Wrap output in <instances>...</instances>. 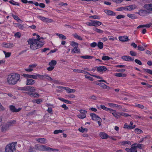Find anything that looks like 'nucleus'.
<instances>
[{"mask_svg": "<svg viewBox=\"0 0 152 152\" xmlns=\"http://www.w3.org/2000/svg\"><path fill=\"white\" fill-rule=\"evenodd\" d=\"M37 36L36 39L34 38H30L28 40L30 48L33 50H35L42 47L44 44L43 42L40 41V36L39 35H37Z\"/></svg>", "mask_w": 152, "mask_h": 152, "instance_id": "obj_1", "label": "nucleus"}, {"mask_svg": "<svg viewBox=\"0 0 152 152\" xmlns=\"http://www.w3.org/2000/svg\"><path fill=\"white\" fill-rule=\"evenodd\" d=\"M20 78V75L15 73H12L7 76V81L10 85H13L17 83Z\"/></svg>", "mask_w": 152, "mask_h": 152, "instance_id": "obj_2", "label": "nucleus"}, {"mask_svg": "<svg viewBox=\"0 0 152 152\" xmlns=\"http://www.w3.org/2000/svg\"><path fill=\"white\" fill-rule=\"evenodd\" d=\"M16 144V142H14L7 145L5 148V151L6 152H13L15 149V146Z\"/></svg>", "mask_w": 152, "mask_h": 152, "instance_id": "obj_3", "label": "nucleus"}, {"mask_svg": "<svg viewBox=\"0 0 152 152\" xmlns=\"http://www.w3.org/2000/svg\"><path fill=\"white\" fill-rule=\"evenodd\" d=\"M37 65L36 64H33L30 65L28 68L25 69V70L28 72H31L34 69L35 67Z\"/></svg>", "mask_w": 152, "mask_h": 152, "instance_id": "obj_4", "label": "nucleus"}, {"mask_svg": "<svg viewBox=\"0 0 152 152\" xmlns=\"http://www.w3.org/2000/svg\"><path fill=\"white\" fill-rule=\"evenodd\" d=\"M37 18L41 20L42 21L45 22L51 23L53 21L51 19H49L41 16H38Z\"/></svg>", "mask_w": 152, "mask_h": 152, "instance_id": "obj_5", "label": "nucleus"}, {"mask_svg": "<svg viewBox=\"0 0 152 152\" xmlns=\"http://www.w3.org/2000/svg\"><path fill=\"white\" fill-rule=\"evenodd\" d=\"M90 116L91 117L92 119L96 121L99 120L101 119V118L98 116L94 113H91L90 114Z\"/></svg>", "mask_w": 152, "mask_h": 152, "instance_id": "obj_6", "label": "nucleus"}, {"mask_svg": "<svg viewBox=\"0 0 152 152\" xmlns=\"http://www.w3.org/2000/svg\"><path fill=\"white\" fill-rule=\"evenodd\" d=\"M107 69L106 67L104 66H101L97 67V70L99 72L105 71Z\"/></svg>", "mask_w": 152, "mask_h": 152, "instance_id": "obj_7", "label": "nucleus"}, {"mask_svg": "<svg viewBox=\"0 0 152 152\" xmlns=\"http://www.w3.org/2000/svg\"><path fill=\"white\" fill-rule=\"evenodd\" d=\"M35 83V81L34 80L32 79H29L27 78L26 84V85H33Z\"/></svg>", "mask_w": 152, "mask_h": 152, "instance_id": "obj_8", "label": "nucleus"}, {"mask_svg": "<svg viewBox=\"0 0 152 152\" xmlns=\"http://www.w3.org/2000/svg\"><path fill=\"white\" fill-rule=\"evenodd\" d=\"M125 7V10L130 11L135 9L136 8V6L135 5L133 4Z\"/></svg>", "mask_w": 152, "mask_h": 152, "instance_id": "obj_9", "label": "nucleus"}, {"mask_svg": "<svg viewBox=\"0 0 152 152\" xmlns=\"http://www.w3.org/2000/svg\"><path fill=\"white\" fill-rule=\"evenodd\" d=\"M23 76L25 77L30 78H33L34 79H37L36 75H30L28 74H23Z\"/></svg>", "mask_w": 152, "mask_h": 152, "instance_id": "obj_10", "label": "nucleus"}, {"mask_svg": "<svg viewBox=\"0 0 152 152\" xmlns=\"http://www.w3.org/2000/svg\"><path fill=\"white\" fill-rule=\"evenodd\" d=\"M10 110L13 112H18L21 110V108H19L18 109H16L15 107L12 105H10L9 107Z\"/></svg>", "mask_w": 152, "mask_h": 152, "instance_id": "obj_11", "label": "nucleus"}, {"mask_svg": "<svg viewBox=\"0 0 152 152\" xmlns=\"http://www.w3.org/2000/svg\"><path fill=\"white\" fill-rule=\"evenodd\" d=\"M109 112L110 113H111L115 117V118H119V116L117 113L116 110L111 109Z\"/></svg>", "mask_w": 152, "mask_h": 152, "instance_id": "obj_12", "label": "nucleus"}, {"mask_svg": "<svg viewBox=\"0 0 152 152\" xmlns=\"http://www.w3.org/2000/svg\"><path fill=\"white\" fill-rule=\"evenodd\" d=\"M27 94L31 96L34 97H39V95L37 93L28 92Z\"/></svg>", "mask_w": 152, "mask_h": 152, "instance_id": "obj_13", "label": "nucleus"}, {"mask_svg": "<svg viewBox=\"0 0 152 152\" xmlns=\"http://www.w3.org/2000/svg\"><path fill=\"white\" fill-rule=\"evenodd\" d=\"M104 12L106 14L114 16L115 15V12L109 10H104Z\"/></svg>", "mask_w": 152, "mask_h": 152, "instance_id": "obj_14", "label": "nucleus"}, {"mask_svg": "<svg viewBox=\"0 0 152 152\" xmlns=\"http://www.w3.org/2000/svg\"><path fill=\"white\" fill-rule=\"evenodd\" d=\"M36 140L39 143L42 144H45L47 142V140L44 138H39L36 139Z\"/></svg>", "mask_w": 152, "mask_h": 152, "instance_id": "obj_15", "label": "nucleus"}, {"mask_svg": "<svg viewBox=\"0 0 152 152\" xmlns=\"http://www.w3.org/2000/svg\"><path fill=\"white\" fill-rule=\"evenodd\" d=\"M120 41L122 42L127 41L129 40L128 38L126 36H121L119 38Z\"/></svg>", "mask_w": 152, "mask_h": 152, "instance_id": "obj_16", "label": "nucleus"}, {"mask_svg": "<svg viewBox=\"0 0 152 152\" xmlns=\"http://www.w3.org/2000/svg\"><path fill=\"white\" fill-rule=\"evenodd\" d=\"M64 90L66 91V92L68 93H74L76 91V90L75 89H71L68 87H65Z\"/></svg>", "mask_w": 152, "mask_h": 152, "instance_id": "obj_17", "label": "nucleus"}, {"mask_svg": "<svg viewBox=\"0 0 152 152\" xmlns=\"http://www.w3.org/2000/svg\"><path fill=\"white\" fill-rule=\"evenodd\" d=\"M99 135L102 139H107L109 137L108 135L107 134L102 132L100 133Z\"/></svg>", "mask_w": 152, "mask_h": 152, "instance_id": "obj_18", "label": "nucleus"}, {"mask_svg": "<svg viewBox=\"0 0 152 152\" xmlns=\"http://www.w3.org/2000/svg\"><path fill=\"white\" fill-rule=\"evenodd\" d=\"M122 58L125 61H133L134 59L132 58L129 56H124L122 57Z\"/></svg>", "mask_w": 152, "mask_h": 152, "instance_id": "obj_19", "label": "nucleus"}, {"mask_svg": "<svg viewBox=\"0 0 152 152\" xmlns=\"http://www.w3.org/2000/svg\"><path fill=\"white\" fill-rule=\"evenodd\" d=\"M144 7L148 10L152 11V4H145L144 6Z\"/></svg>", "mask_w": 152, "mask_h": 152, "instance_id": "obj_20", "label": "nucleus"}, {"mask_svg": "<svg viewBox=\"0 0 152 152\" xmlns=\"http://www.w3.org/2000/svg\"><path fill=\"white\" fill-rule=\"evenodd\" d=\"M3 45L4 47L7 48H11L14 46V45L12 43H3Z\"/></svg>", "mask_w": 152, "mask_h": 152, "instance_id": "obj_21", "label": "nucleus"}, {"mask_svg": "<svg viewBox=\"0 0 152 152\" xmlns=\"http://www.w3.org/2000/svg\"><path fill=\"white\" fill-rule=\"evenodd\" d=\"M71 52L73 53H78L80 52V50L78 48V47H74V48L72 49Z\"/></svg>", "mask_w": 152, "mask_h": 152, "instance_id": "obj_22", "label": "nucleus"}, {"mask_svg": "<svg viewBox=\"0 0 152 152\" xmlns=\"http://www.w3.org/2000/svg\"><path fill=\"white\" fill-rule=\"evenodd\" d=\"M93 26L96 27L101 25L102 24V23L101 22L95 20H93Z\"/></svg>", "mask_w": 152, "mask_h": 152, "instance_id": "obj_23", "label": "nucleus"}, {"mask_svg": "<svg viewBox=\"0 0 152 152\" xmlns=\"http://www.w3.org/2000/svg\"><path fill=\"white\" fill-rule=\"evenodd\" d=\"M48 146L45 145H40V151H47Z\"/></svg>", "mask_w": 152, "mask_h": 152, "instance_id": "obj_24", "label": "nucleus"}, {"mask_svg": "<svg viewBox=\"0 0 152 152\" xmlns=\"http://www.w3.org/2000/svg\"><path fill=\"white\" fill-rule=\"evenodd\" d=\"M28 92H34L36 91L35 88L33 86H28Z\"/></svg>", "mask_w": 152, "mask_h": 152, "instance_id": "obj_25", "label": "nucleus"}, {"mask_svg": "<svg viewBox=\"0 0 152 152\" xmlns=\"http://www.w3.org/2000/svg\"><path fill=\"white\" fill-rule=\"evenodd\" d=\"M114 75L117 77H125L126 76V74L122 73H116L114 74Z\"/></svg>", "mask_w": 152, "mask_h": 152, "instance_id": "obj_26", "label": "nucleus"}, {"mask_svg": "<svg viewBox=\"0 0 152 152\" xmlns=\"http://www.w3.org/2000/svg\"><path fill=\"white\" fill-rule=\"evenodd\" d=\"M16 123V121L15 120H13L8 121L7 123L6 124L9 127L10 126L13 125Z\"/></svg>", "mask_w": 152, "mask_h": 152, "instance_id": "obj_27", "label": "nucleus"}, {"mask_svg": "<svg viewBox=\"0 0 152 152\" xmlns=\"http://www.w3.org/2000/svg\"><path fill=\"white\" fill-rule=\"evenodd\" d=\"M8 128L9 127L6 124L3 125L1 127V131L3 132H5L8 129Z\"/></svg>", "mask_w": 152, "mask_h": 152, "instance_id": "obj_28", "label": "nucleus"}, {"mask_svg": "<svg viewBox=\"0 0 152 152\" xmlns=\"http://www.w3.org/2000/svg\"><path fill=\"white\" fill-rule=\"evenodd\" d=\"M137 143H134V144H132L131 145V149L132 152H135V151H137L136 150L137 149V146H136Z\"/></svg>", "mask_w": 152, "mask_h": 152, "instance_id": "obj_29", "label": "nucleus"}, {"mask_svg": "<svg viewBox=\"0 0 152 152\" xmlns=\"http://www.w3.org/2000/svg\"><path fill=\"white\" fill-rule=\"evenodd\" d=\"M56 35L59 36L60 39L65 40L66 38V36L62 34H60L58 33H56Z\"/></svg>", "mask_w": 152, "mask_h": 152, "instance_id": "obj_30", "label": "nucleus"}, {"mask_svg": "<svg viewBox=\"0 0 152 152\" xmlns=\"http://www.w3.org/2000/svg\"><path fill=\"white\" fill-rule=\"evenodd\" d=\"M93 30L99 34H102L103 33V31L101 29H98L94 27L93 28Z\"/></svg>", "mask_w": 152, "mask_h": 152, "instance_id": "obj_31", "label": "nucleus"}, {"mask_svg": "<svg viewBox=\"0 0 152 152\" xmlns=\"http://www.w3.org/2000/svg\"><path fill=\"white\" fill-rule=\"evenodd\" d=\"M45 75L46 74L44 75H41L39 74H36L37 79L38 77L40 80H44L45 78Z\"/></svg>", "mask_w": 152, "mask_h": 152, "instance_id": "obj_32", "label": "nucleus"}, {"mask_svg": "<svg viewBox=\"0 0 152 152\" xmlns=\"http://www.w3.org/2000/svg\"><path fill=\"white\" fill-rule=\"evenodd\" d=\"M80 57L81 58L85 59H90L93 58V56L88 55L82 56Z\"/></svg>", "mask_w": 152, "mask_h": 152, "instance_id": "obj_33", "label": "nucleus"}, {"mask_svg": "<svg viewBox=\"0 0 152 152\" xmlns=\"http://www.w3.org/2000/svg\"><path fill=\"white\" fill-rule=\"evenodd\" d=\"M57 64V62L56 61L54 60H52L48 64L50 66H54L55 65Z\"/></svg>", "mask_w": 152, "mask_h": 152, "instance_id": "obj_34", "label": "nucleus"}, {"mask_svg": "<svg viewBox=\"0 0 152 152\" xmlns=\"http://www.w3.org/2000/svg\"><path fill=\"white\" fill-rule=\"evenodd\" d=\"M127 16L132 19H134L137 18V17L135 16V15L131 14H129L127 15Z\"/></svg>", "mask_w": 152, "mask_h": 152, "instance_id": "obj_35", "label": "nucleus"}, {"mask_svg": "<svg viewBox=\"0 0 152 152\" xmlns=\"http://www.w3.org/2000/svg\"><path fill=\"white\" fill-rule=\"evenodd\" d=\"M97 46L99 49H102L103 48V44L102 42H99L97 44Z\"/></svg>", "mask_w": 152, "mask_h": 152, "instance_id": "obj_36", "label": "nucleus"}, {"mask_svg": "<svg viewBox=\"0 0 152 152\" xmlns=\"http://www.w3.org/2000/svg\"><path fill=\"white\" fill-rule=\"evenodd\" d=\"M77 116L79 118L83 119L86 117V115L85 114L83 113L78 115Z\"/></svg>", "mask_w": 152, "mask_h": 152, "instance_id": "obj_37", "label": "nucleus"}, {"mask_svg": "<svg viewBox=\"0 0 152 152\" xmlns=\"http://www.w3.org/2000/svg\"><path fill=\"white\" fill-rule=\"evenodd\" d=\"M78 130L80 132L82 133H83L85 132H87L88 130L87 128H84L82 127H81L80 128H79Z\"/></svg>", "mask_w": 152, "mask_h": 152, "instance_id": "obj_38", "label": "nucleus"}, {"mask_svg": "<svg viewBox=\"0 0 152 152\" xmlns=\"http://www.w3.org/2000/svg\"><path fill=\"white\" fill-rule=\"evenodd\" d=\"M70 45L74 47H78V44L75 42H72L70 43Z\"/></svg>", "mask_w": 152, "mask_h": 152, "instance_id": "obj_39", "label": "nucleus"}, {"mask_svg": "<svg viewBox=\"0 0 152 152\" xmlns=\"http://www.w3.org/2000/svg\"><path fill=\"white\" fill-rule=\"evenodd\" d=\"M16 27L19 28V29L23 30V26L20 23H17L15 24Z\"/></svg>", "mask_w": 152, "mask_h": 152, "instance_id": "obj_40", "label": "nucleus"}, {"mask_svg": "<svg viewBox=\"0 0 152 152\" xmlns=\"http://www.w3.org/2000/svg\"><path fill=\"white\" fill-rule=\"evenodd\" d=\"M9 2L10 4H11L14 5H17V6L19 5V3L15 2L13 0L9 1Z\"/></svg>", "mask_w": 152, "mask_h": 152, "instance_id": "obj_41", "label": "nucleus"}, {"mask_svg": "<svg viewBox=\"0 0 152 152\" xmlns=\"http://www.w3.org/2000/svg\"><path fill=\"white\" fill-rule=\"evenodd\" d=\"M58 151V150L57 149L52 148L48 146L47 151Z\"/></svg>", "mask_w": 152, "mask_h": 152, "instance_id": "obj_42", "label": "nucleus"}, {"mask_svg": "<svg viewBox=\"0 0 152 152\" xmlns=\"http://www.w3.org/2000/svg\"><path fill=\"white\" fill-rule=\"evenodd\" d=\"M100 86H101L103 87L104 88L106 89H110L109 87L107 86L104 83H102L100 84Z\"/></svg>", "mask_w": 152, "mask_h": 152, "instance_id": "obj_43", "label": "nucleus"}, {"mask_svg": "<svg viewBox=\"0 0 152 152\" xmlns=\"http://www.w3.org/2000/svg\"><path fill=\"white\" fill-rule=\"evenodd\" d=\"M90 22H87L85 23L87 25L89 26H93V20H90Z\"/></svg>", "mask_w": 152, "mask_h": 152, "instance_id": "obj_44", "label": "nucleus"}, {"mask_svg": "<svg viewBox=\"0 0 152 152\" xmlns=\"http://www.w3.org/2000/svg\"><path fill=\"white\" fill-rule=\"evenodd\" d=\"M100 107H101V108H102L103 110H104L107 111H110V110L111 109L110 108H108L105 107L104 105H101Z\"/></svg>", "mask_w": 152, "mask_h": 152, "instance_id": "obj_45", "label": "nucleus"}, {"mask_svg": "<svg viewBox=\"0 0 152 152\" xmlns=\"http://www.w3.org/2000/svg\"><path fill=\"white\" fill-rule=\"evenodd\" d=\"M73 36L75 38H76L80 40H82V39L81 37L76 34H73Z\"/></svg>", "mask_w": 152, "mask_h": 152, "instance_id": "obj_46", "label": "nucleus"}, {"mask_svg": "<svg viewBox=\"0 0 152 152\" xmlns=\"http://www.w3.org/2000/svg\"><path fill=\"white\" fill-rule=\"evenodd\" d=\"M118 113L119 114H120V115L123 116L127 117V116H130V115H129L128 114L123 113V112H120V113Z\"/></svg>", "mask_w": 152, "mask_h": 152, "instance_id": "obj_47", "label": "nucleus"}, {"mask_svg": "<svg viewBox=\"0 0 152 152\" xmlns=\"http://www.w3.org/2000/svg\"><path fill=\"white\" fill-rule=\"evenodd\" d=\"M121 145H124L126 144L129 145H130L131 144V142L130 141H123L121 142Z\"/></svg>", "mask_w": 152, "mask_h": 152, "instance_id": "obj_48", "label": "nucleus"}, {"mask_svg": "<svg viewBox=\"0 0 152 152\" xmlns=\"http://www.w3.org/2000/svg\"><path fill=\"white\" fill-rule=\"evenodd\" d=\"M143 70L145 72L152 75V70L148 69H144Z\"/></svg>", "mask_w": 152, "mask_h": 152, "instance_id": "obj_49", "label": "nucleus"}, {"mask_svg": "<svg viewBox=\"0 0 152 152\" xmlns=\"http://www.w3.org/2000/svg\"><path fill=\"white\" fill-rule=\"evenodd\" d=\"M135 106L136 107L141 108V109H143L145 107L143 105L139 104H136L135 105Z\"/></svg>", "mask_w": 152, "mask_h": 152, "instance_id": "obj_50", "label": "nucleus"}, {"mask_svg": "<svg viewBox=\"0 0 152 152\" xmlns=\"http://www.w3.org/2000/svg\"><path fill=\"white\" fill-rule=\"evenodd\" d=\"M110 59V58L108 56H103L102 58V59L104 61H107L108 60ZM110 59H112L111 58H110Z\"/></svg>", "mask_w": 152, "mask_h": 152, "instance_id": "obj_51", "label": "nucleus"}, {"mask_svg": "<svg viewBox=\"0 0 152 152\" xmlns=\"http://www.w3.org/2000/svg\"><path fill=\"white\" fill-rule=\"evenodd\" d=\"M124 128L128 129H131V126L125 123L124 125Z\"/></svg>", "mask_w": 152, "mask_h": 152, "instance_id": "obj_52", "label": "nucleus"}, {"mask_svg": "<svg viewBox=\"0 0 152 152\" xmlns=\"http://www.w3.org/2000/svg\"><path fill=\"white\" fill-rule=\"evenodd\" d=\"M89 18H90L95 19H99V17L97 15H92L89 16Z\"/></svg>", "mask_w": 152, "mask_h": 152, "instance_id": "obj_53", "label": "nucleus"}, {"mask_svg": "<svg viewBox=\"0 0 152 152\" xmlns=\"http://www.w3.org/2000/svg\"><path fill=\"white\" fill-rule=\"evenodd\" d=\"M146 11L144 10H140L138 13V14L141 16H142L143 14Z\"/></svg>", "mask_w": 152, "mask_h": 152, "instance_id": "obj_54", "label": "nucleus"}, {"mask_svg": "<svg viewBox=\"0 0 152 152\" xmlns=\"http://www.w3.org/2000/svg\"><path fill=\"white\" fill-rule=\"evenodd\" d=\"M12 16L15 19L17 20L18 22H19V21H21L17 16L13 14H12Z\"/></svg>", "mask_w": 152, "mask_h": 152, "instance_id": "obj_55", "label": "nucleus"}, {"mask_svg": "<svg viewBox=\"0 0 152 152\" xmlns=\"http://www.w3.org/2000/svg\"><path fill=\"white\" fill-rule=\"evenodd\" d=\"M63 132V131L62 130L59 129L56 130L54 131V133L55 134H58L59 133H62Z\"/></svg>", "mask_w": 152, "mask_h": 152, "instance_id": "obj_56", "label": "nucleus"}, {"mask_svg": "<svg viewBox=\"0 0 152 152\" xmlns=\"http://www.w3.org/2000/svg\"><path fill=\"white\" fill-rule=\"evenodd\" d=\"M135 132L138 134H140L142 132V131L141 130L138 129H135Z\"/></svg>", "mask_w": 152, "mask_h": 152, "instance_id": "obj_57", "label": "nucleus"}, {"mask_svg": "<svg viewBox=\"0 0 152 152\" xmlns=\"http://www.w3.org/2000/svg\"><path fill=\"white\" fill-rule=\"evenodd\" d=\"M15 36L16 37L20 38L21 36V34L19 32H17L15 34Z\"/></svg>", "mask_w": 152, "mask_h": 152, "instance_id": "obj_58", "label": "nucleus"}, {"mask_svg": "<svg viewBox=\"0 0 152 152\" xmlns=\"http://www.w3.org/2000/svg\"><path fill=\"white\" fill-rule=\"evenodd\" d=\"M97 45V44L95 42H93V43L90 44V46L92 48H95Z\"/></svg>", "mask_w": 152, "mask_h": 152, "instance_id": "obj_59", "label": "nucleus"}, {"mask_svg": "<svg viewBox=\"0 0 152 152\" xmlns=\"http://www.w3.org/2000/svg\"><path fill=\"white\" fill-rule=\"evenodd\" d=\"M85 78L88 79L91 81H93L94 80V79L92 77L88 76L86 75H85Z\"/></svg>", "mask_w": 152, "mask_h": 152, "instance_id": "obj_60", "label": "nucleus"}, {"mask_svg": "<svg viewBox=\"0 0 152 152\" xmlns=\"http://www.w3.org/2000/svg\"><path fill=\"white\" fill-rule=\"evenodd\" d=\"M3 52L5 55V56L7 58L10 56L11 55V53H7L5 51H4Z\"/></svg>", "mask_w": 152, "mask_h": 152, "instance_id": "obj_61", "label": "nucleus"}, {"mask_svg": "<svg viewBox=\"0 0 152 152\" xmlns=\"http://www.w3.org/2000/svg\"><path fill=\"white\" fill-rule=\"evenodd\" d=\"M108 104L109 105V106L113 108L116 107V104L112 103H109Z\"/></svg>", "mask_w": 152, "mask_h": 152, "instance_id": "obj_62", "label": "nucleus"}, {"mask_svg": "<svg viewBox=\"0 0 152 152\" xmlns=\"http://www.w3.org/2000/svg\"><path fill=\"white\" fill-rule=\"evenodd\" d=\"M138 49L140 51H143L145 50V49L143 46L139 45L137 47Z\"/></svg>", "mask_w": 152, "mask_h": 152, "instance_id": "obj_63", "label": "nucleus"}, {"mask_svg": "<svg viewBox=\"0 0 152 152\" xmlns=\"http://www.w3.org/2000/svg\"><path fill=\"white\" fill-rule=\"evenodd\" d=\"M125 10V7H120L118 8L116 10L118 11H122Z\"/></svg>", "mask_w": 152, "mask_h": 152, "instance_id": "obj_64", "label": "nucleus"}]
</instances>
